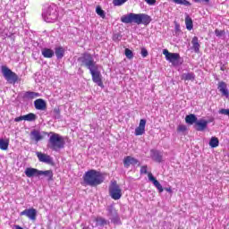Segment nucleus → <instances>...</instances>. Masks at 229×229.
<instances>
[{
  "mask_svg": "<svg viewBox=\"0 0 229 229\" xmlns=\"http://www.w3.org/2000/svg\"><path fill=\"white\" fill-rule=\"evenodd\" d=\"M139 164V159L135 157H131V156H127L123 158V165L128 169L130 165H137Z\"/></svg>",
  "mask_w": 229,
  "mask_h": 229,
  "instance_id": "obj_18",
  "label": "nucleus"
},
{
  "mask_svg": "<svg viewBox=\"0 0 229 229\" xmlns=\"http://www.w3.org/2000/svg\"><path fill=\"white\" fill-rule=\"evenodd\" d=\"M208 126V121L205 119H197V122L195 123V130L197 131H205V129Z\"/></svg>",
  "mask_w": 229,
  "mask_h": 229,
  "instance_id": "obj_16",
  "label": "nucleus"
},
{
  "mask_svg": "<svg viewBox=\"0 0 229 229\" xmlns=\"http://www.w3.org/2000/svg\"><path fill=\"white\" fill-rule=\"evenodd\" d=\"M215 35L216 36V37H223V35H225V30H215Z\"/></svg>",
  "mask_w": 229,
  "mask_h": 229,
  "instance_id": "obj_40",
  "label": "nucleus"
},
{
  "mask_svg": "<svg viewBox=\"0 0 229 229\" xmlns=\"http://www.w3.org/2000/svg\"><path fill=\"white\" fill-rule=\"evenodd\" d=\"M34 106L36 110L44 111L46 110V108H47V104H46V100L42 98H38L34 101Z\"/></svg>",
  "mask_w": 229,
  "mask_h": 229,
  "instance_id": "obj_20",
  "label": "nucleus"
},
{
  "mask_svg": "<svg viewBox=\"0 0 229 229\" xmlns=\"http://www.w3.org/2000/svg\"><path fill=\"white\" fill-rule=\"evenodd\" d=\"M148 49L146 48H141V56L143 58H146V56H148Z\"/></svg>",
  "mask_w": 229,
  "mask_h": 229,
  "instance_id": "obj_41",
  "label": "nucleus"
},
{
  "mask_svg": "<svg viewBox=\"0 0 229 229\" xmlns=\"http://www.w3.org/2000/svg\"><path fill=\"white\" fill-rule=\"evenodd\" d=\"M89 72L91 74L92 81L97 83L98 87L103 88V75H101V71H99V65L95 66V68L89 70Z\"/></svg>",
  "mask_w": 229,
  "mask_h": 229,
  "instance_id": "obj_9",
  "label": "nucleus"
},
{
  "mask_svg": "<svg viewBox=\"0 0 229 229\" xmlns=\"http://www.w3.org/2000/svg\"><path fill=\"white\" fill-rule=\"evenodd\" d=\"M165 191H166V192H169L170 194L173 192V190L171 189V187L165 188Z\"/></svg>",
  "mask_w": 229,
  "mask_h": 229,
  "instance_id": "obj_44",
  "label": "nucleus"
},
{
  "mask_svg": "<svg viewBox=\"0 0 229 229\" xmlns=\"http://www.w3.org/2000/svg\"><path fill=\"white\" fill-rule=\"evenodd\" d=\"M64 53H65V51L64 50V47H59L55 48V56H56V58H58V60L64 58Z\"/></svg>",
  "mask_w": 229,
  "mask_h": 229,
  "instance_id": "obj_26",
  "label": "nucleus"
},
{
  "mask_svg": "<svg viewBox=\"0 0 229 229\" xmlns=\"http://www.w3.org/2000/svg\"><path fill=\"white\" fill-rule=\"evenodd\" d=\"M47 134H44V131H40L37 129H34L30 131V140H34V142L38 143L40 140L44 139Z\"/></svg>",
  "mask_w": 229,
  "mask_h": 229,
  "instance_id": "obj_11",
  "label": "nucleus"
},
{
  "mask_svg": "<svg viewBox=\"0 0 229 229\" xmlns=\"http://www.w3.org/2000/svg\"><path fill=\"white\" fill-rule=\"evenodd\" d=\"M217 89L225 98H229L228 85L225 81H219L217 84Z\"/></svg>",
  "mask_w": 229,
  "mask_h": 229,
  "instance_id": "obj_14",
  "label": "nucleus"
},
{
  "mask_svg": "<svg viewBox=\"0 0 229 229\" xmlns=\"http://www.w3.org/2000/svg\"><path fill=\"white\" fill-rule=\"evenodd\" d=\"M220 69H221V71H225V65H222L221 67H220Z\"/></svg>",
  "mask_w": 229,
  "mask_h": 229,
  "instance_id": "obj_47",
  "label": "nucleus"
},
{
  "mask_svg": "<svg viewBox=\"0 0 229 229\" xmlns=\"http://www.w3.org/2000/svg\"><path fill=\"white\" fill-rule=\"evenodd\" d=\"M41 55L44 58H53L55 56V51L51 48L45 47L41 49Z\"/></svg>",
  "mask_w": 229,
  "mask_h": 229,
  "instance_id": "obj_21",
  "label": "nucleus"
},
{
  "mask_svg": "<svg viewBox=\"0 0 229 229\" xmlns=\"http://www.w3.org/2000/svg\"><path fill=\"white\" fill-rule=\"evenodd\" d=\"M1 72H2L4 80H6V81H8V83L15 85V83H17V81H19V75H17V73L13 72L12 70H10V68H8L7 66H2Z\"/></svg>",
  "mask_w": 229,
  "mask_h": 229,
  "instance_id": "obj_7",
  "label": "nucleus"
},
{
  "mask_svg": "<svg viewBox=\"0 0 229 229\" xmlns=\"http://www.w3.org/2000/svg\"><path fill=\"white\" fill-rule=\"evenodd\" d=\"M146 133V119H140L139 126L135 129L134 134L139 137Z\"/></svg>",
  "mask_w": 229,
  "mask_h": 229,
  "instance_id": "obj_13",
  "label": "nucleus"
},
{
  "mask_svg": "<svg viewBox=\"0 0 229 229\" xmlns=\"http://www.w3.org/2000/svg\"><path fill=\"white\" fill-rule=\"evenodd\" d=\"M148 181L153 183V185L157 189L158 192L162 193L164 192V188L162 187V184L159 183V182L153 176V174L148 173Z\"/></svg>",
  "mask_w": 229,
  "mask_h": 229,
  "instance_id": "obj_17",
  "label": "nucleus"
},
{
  "mask_svg": "<svg viewBox=\"0 0 229 229\" xmlns=\"http://www.w3.org/2000/svg\"><path fill=\"white\" fill-rule=\"evenodd\" d=\"M195 3H199V0H195Z\"/></svg>",
  "mask_w": 229,
  "mask_h": 229,
  "instance_id": "obj_49",
  "label": "nucleus"
},
{
  "mask_svg": "<svg viewBox=\"0 0 229 229\" xmlns=\"http://www.w3.org/2000/svg\"><path fill=\"white\" fill-rule=\"evenodd\" d=\"M38 159L43 164H53V157L47 154H44L42 152H36Z\"/></svg>",
  "mask_w": 229,
  "mask_h": 229,
  "instance_id": "obj_15",
  "label": "nucleus"
},
{
  "mask_svg": "<svg viewBox=\"0 0 229 229\" xmlns=\"http://www.w3.org/2000/svg\"><path fill=\"white\" fill-rule=\"evenodd\" d=\"M9 144L8 140L0 139V149H3V151H6V149H8Z\"/></svg>",
  "mask_w": 229,
  "mask_h": 229,
  "instance_id": "obj_30",
  "label": "nucleus"
},
{
  "mask_svg": "<svg viewBox=\"0 0 229 229\" xmlns=\"http://www.w3.org/2000/svg\"><path fill=\"white\" fill-rule=\"evenodd\" d=\"M24 121H28L29 123H31L33 121L37 120V114L33 113H30L28 114L23 115Z\"/></svg>",
  "mask_w": 229,
  "mask_h": 229,
  "instance_id": "obj_27",
  "label": "nucleus"
},
{
  "mask_svg": "<svg viewBox=\"0 0 229 229\" xmlns=\"http://www.w3.org/2000/svg\"><path fill=\"white\" fill-rule=\"evenodd\" d=\"M177 131H187V126L184 124H181L177 127Z\"/></svg>",
  "mask_w": 229,
  "mask_h": 229,
  "instance_id": "obj_37",
  "label": "nucleus"
},
{
  "mask_svg": "<svg viewBox=\"0 0 229 229\" xmlns=\"http://www.w3.org/2000/svg\"><path fill=\"white\" fill-rule=\"evenodd\" d=\"M96 13H98L102 19H105L106 17L105 11L99 5L96 8Z\"/></svg>",
  "mask_w": 229,
  "mask_h": 229,
  "instance_id": "obj_33",
  "label": "nucleus"
},
{
  "mask_svg": "<svg viewBox=\"0 0 229 229\" xmlns=\"http://www.w3.org/2000/svg\"><path fill=\"white\" fill-rule=\"evenodd\" d=\"M196 75H194V72L183 73L182 75V80H184L185 81H194Z\"/></svg>",
  "mask_w": 229,
  "mask_h": 229,
  "instance_id": "obj_25",
  "label": "nucleus"
},
{
  "mask_svg": "<svg viewBox=\"0 0 229 229\" xmlns=\"http://www.w3.org/2000/svg\"><path fill=\"white\" fill-rule=\"evenodd\" d=\"M115 38H117V39H119V38H120L119 34H114V40H115Z\"/></svg>",
  "mask_w": 229,
  "mask_h": 229,
  "instance_id": "obj_45",
  "label": "nucleus"
},
{
  "mask_svg": "<svg viewBox=\"0 0 229 229\" xmlns=\"http://www.w3.org/2000/svg\"><path fill=\"white\" fill-rule=\"evenodd\" d=\"M128 0H113L114 6H123Z\"/></svg>",
  "mask_w": 229,
  "mask_h": 229,
  "instance_id": "obj_35",
  "label": "nucleus"
},
{
  "mask_svg": "<svg viewBox=\"0 0 229 229\" xmlns=\"http://www.w3.org/2000/svg\"><path fill=\"white\" fill-rule=\"evenodd\" d=\"M23 98L25 99H37V98H40V93L35 91H27L23 94Z\"/></svg>",
  "mask_w": 229,
  "mask_h": 229,
  "instance_id": "obj_22",
  "label": "nucleus"
},
{
  "mask_svg": "<svg viewBox=\"0 0 229 229\" xmlns=\"http://www.w3.org/2000/svg\"><path fill=\"white\" fill-rule=\"evenodd\" d=\"M109 196L114 200L123 198V190H121V186L115 181H112L109 185Z\"/></svg>",
  "mask_w": 229,
  "mask_h": 229,
  "instance_id": "obj_8",
  "label": "nucleus"
},
{
  "mask_svg": "<svg viewBox=\"0 0 229 229\" xmlns=\"http://www.w3.org/2000/svg\"><path fill=\"white\" fill-rule=\"evenodd\" d=\"M53 116L55 119H60V109L59 108H55L53 110Z\"/></svg>",
  "mask_w": 229,
  "mask_h": 229,
  "instance_id": "obj_36",
  "label": "nucleus"
},
{
  "mask_svg": "<svg viewBox=\"0 0 229 229\" xmlns=\"http://www.w3.org/2000/svg\"><path fill=\"white\" fill-rule=\"evenodd\" d=\"M204 3H208L210 0H202Z\"/></svg>",
  "mask_w": 229,
  "mask_h": 229,
  "instance_id": "obj_48",
  "label": "nucleus"
},
{
  "mask_svg": "<svg viewBox=\"0 0 229 229\" xmlns=\"http://www.w3.org/2000/svg\"><path fill=\"white\" fill-rule=\"evenodd\" d=\"M15 229H23V228L21 227L20 225H15Z\"/></svg>",
  "mask_w": 229,
  "mask_h": 229,
  "instance_id": "obj_46",
  "label": "nucleus"
},
{
  "mask_svg": "<svg viewBox=\"0 0 229 229\" xmlns=\"http://www.w3.org/2000/svg\"><path fill=\"white\" fill-rule=\"evenodd\" d=\"M125 56L128 60L133 59V51L129 48H125Z\"/></svg>",
  "mask_w": 229,
  "mask_h": 229,
  "instance_id": "obj_34",
  "label": "nucleus"
},
{
  "mask_svg": "<svg viewBox=\"0 0 229 229\" xmlns=\"http://www.w3.org/2000/svg\"><path fill=\"white\" fill-rule=\"evenodd\" d=\"M21 216H26V217H28L29 219H30L31 221H35V219H37V209L35 208H29V209H25L23 211H21L20 213Z\"/></svg>",
  "mask_w": 229,
  "mask_h": 229,
  "instance_id": "obj_12",
  "label": "nucleus"
},
{
  "mask_svg": "<svg viewBox=\"0 0 229 229\" xmlns=\"http://www.w3.org/2000/svg\"><path fill=\"white\" fill-rule=\"evenodd\" d=\"M209 146L210 148H217V146H219V139L212 137L209 140Z\"/></svg>",
  "mask_w": 229,
  "mask_h": 229,
  "instance_id": "obj_29",
  "label": "nucleus"
},
{
  "mask_svg": "<svg viewBox=\"0 0 229 229\" xmlns=\"http://www.w3.org/2000/svg\"><path fill=\"white\" fill-rule=\"evenodd\" d=\"M42 17L45 22H55L58 19V7L55 4L48 6L43 11Z\"/></svg>",
  "mask_w": 229,
  "mask_h": 229,
  "instance_id": "obj_6",
  "label": "nucleus"
},
{
  "mask_svg": "<svg viewBox=\"0 0 229 229\" xmlns=\"http://www.w3.org/2000/svg\"><path fill=\"white\" fill-rule=\"evenodd\" d=\"M163 55H165V60L170 64H172V65L174 66L180 65V54L170 53L168 49H164Z\"/></svg>",
  "mask_w": 229,
  "mask_h": 229,
  "instance_id": "obj_10",
  "label": "nucleus"
},
{
  "mask_svg": "<svg viewBox=\"0 0 229 229\" xmlns=\"http://www.w3.org/2000/svg\"><path fill=\"white\" fill-rule=\"evenodd\" d=\"M83 182L84 184L89 187H98V185H101L105 182V177L101 172L91 169L84 174Z\"/></svg>",
  "mask_w": 229,
  "mask_h": 229,
  "instance_id": "obj_3",
  "label": "nucleus"
},
{
  "mask_svg": "<svg viewBox=\"0 0 229 229\" xmlns=\"http://www.w3.org/2000/svg\"><path fill=\"white\" fill-rule=\"evenodd\" d=\"M43 135H47L49 137L47 148L52 151H58L59 149H64L65 148V139L64 136L55 132V131H43Z\"/></svg>",
  "mask_w": 229,
  "mask_h": 229,
  "instance_id": "obj_1",
  "label": "nucleus"
},
{
  "mask_svg": "<svg viewBox=\"0 0 229 229\" xmlns=\"http://www.w3.org/2000/svg\"><path fill=\"white\" fill-rule=\"evenodd\" d=\"M121 21L123 22V24H131L134 22V24H144V26H148V24L151 22V16L146 13H130L127 15L122 16Z\"/></svg>",
  "mask_w": 229,
  "mask_h": 229,
  "instance_id": "obj_2",
  "label": "nucleus"
},
{
  "mask_svg": "<svg viewBox=\"0 0 229 229\" xmlns=\"http://www.w3.org/2000/svg\"><path fill=\"white\" fill-rule=\"evenodd\" d=\"M185 25H186V29L191 31V30H192L193 28V24H192V18L187 16L185 18Z\"/></svg>",
  "mask_w": 229,
  "mask_h": 229,
  "instance_id": "obj_28",
  "label": "nucleus"
},
{
  "mask_svg": "<svg viewBox=\"0 0 229 229\" xmlns=\"http://www.w3.org/2000/svg\"><path fill=\"white\" fill-rule=\"evenodd\" d=\"M147 4H149L150 6H153L157 4V0H145Z\"/></svg>",
  "mask_w": 229,
  "mask_h": 229,
  "instance_id": "obj_42",
  "label": "nucleus"
},
{
  "mask_svg": "<svg viewBox=\"0 0 229 229\" xmlns=\"http://www.w3.org/2000/svg\"><path fill=\"white\" fill-rule=\"evenodd\" d=\"M77 61L79 62V64H81V67H86V69H89V71H91L92 69H94V68L98 67V65H99L94 60V56H92V55H90L89 53L82 54L77 59Z\"/></svg>",
  "mask_w": 229,
  "mask_h": 229,
  "instance_id": "obj_4",
  "label": "nucleus"
},
{
  "mask_svg": "<svg viewBox=\"0 0 229 229\" xmlns=\"http://www.w3.org/2000/svg\"><path fill=\"white\" fill-rule=\"evenodd\" d=\"M175 4H182L183 6H191V2L187 0H173Z\"/></svg>",
  "mask_w": 229,
  "mask_h": 229,
  "instance_id": "obj_32",
  "label": "nucleus"
},
{
  "mask_svg": "<svg viewBox=\"0 0 229 229\" xmlns=\"http://www.w3.org/2000/svg\"><path fill=\"white\" fill-rule=\"evenodd\" d=\"M140 174H148V165H142L140 167Z\"/></svg>",
  "mask_w": 229,
  "mask_h": 229,
  "instance_id": "obj_38",
  "label": "nucleus"
},
{
  "mask_svg": "<svg viewBox=\"0 0 229 229\" xmlns=\"http://www.w3.org/2000/svg\"><path fill=\"white\" fill-rule=\"evenodd\" d=\"M150 157L152 158V160H154V162H157L158 164H160L163 158L162 152L157 149H151Z\"/></svg>",
  "mask_w": 229,
  "mask_h": 229,
  "instance_id": "obj_19",
  "label": "nucleus"
},
{
  "mask_svg": "<svg viewBox=\"0 0 229 229\" xmlns=\"http://www.w3.org/2000/svg\"><path fill=\"white\" fill-rule=\"evenodd\" d=\"M191 44L193 51H195V53H199V47H201V46L199 45V39L198 38V37H193Z\"/></svg>",
  "mask_w": 229,
  "mask_h": 229,
  "instance_id": "obj_23",
  "label": "nucleus"
},
{
  "mask_svg": "<svg viewBox=\"0 0 229 229\" xmlns=\"http://www.w3.org/2000/svg\"><path fill=\"white\" fill-rule=\"evenodd\" d=\"M218 114H221L222 115H228L229 117V109H220Z\"/></svg>",
  "mask_w": 229,
  "mask_h": 229,
  "instance_id": "obj_39",
  "label": "nucleus"
},
{
  "mask_svg": "<svg viewBox=\"0 0 229 229\" xmlns=\"http://www.w3.org/2000/svg\"><path fill=\"white\" fill-rule=\"evenodd\" d=\"M185 121L187 124H196L198 121V117H196V114H191L186 115Z\"/></svg>",
  "mask_w": 229,
  "mask_h": 229,
  "instance_id": "obj_24",
  "label": "nucleus"
},
{
  "mask_svg": "<svg viewBox=\"0 0 229 229\" xmlns=\"http://www.w3.org/2000/svg\"><path fill=\"white\" fill-rule=\"evenodd\" d=\"M25 174L27 178H33V176H46L48 182L53 180V171L51 170H38L36 168L28 167L25 169Z\"/></svg>",
  "mask_w": 229,
  "mask_h": 229,
  "instance_id": "obj_5",
  "label": "nucleus"
},
{
  "mask_svg": "<svg viewBox=\"0 0 229 229\" xmlns=\"http://www.w3.org/2000/svg\"><path fill=\"white\" fill-rule=\"evenodd\" d=\"M96 223H97V226H105V225H106V219L103 217H97Z\"/></svg>",
  "mask_w": 229,
  "mask_h": 229,
  "instance_id": "obj_31",
  "label": "nucleus"
},
{
  "mask_svg": "<svg viewBox=\"0 0 229 229\" xmlns=\"http://www.w3.org/2000/svg\"><path fill=\"white\" fill-rule=\"evenodd\" d=\"M21 121H24V115L16 117V118L14 119V122H15V123H21Z\"/></svg>",
  "mask_w": 229,
  "mask_h": 229,
  "instance_id": "obj_43",
  "label": "nucleus"
}]
</instances>
